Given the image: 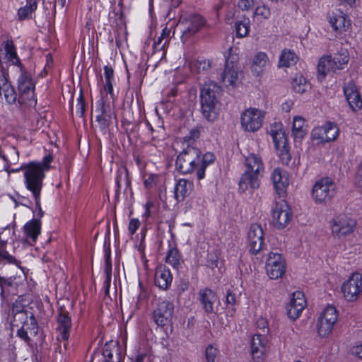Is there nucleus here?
Listing matches in <instances>:
<instances>
[{"mask_svg":"<svg viewBox=\"0 0 362 362\" xmlns=\"http://www.w3.org/2000/svg\"><path fill=\"white\" fill-rule=\"evenodd\" d=\"M52 160L53 156L48 154L41 162H30L21 167V170L23 171L25 187L31 192L37 207H40L45 173L49 170Z\"/></svg>","mask_w":362,"mask_h":362,"instance_id":"1","label":"nucleus"},{"mask_svg":"<svg viewBox=\"0 0 362 362\" xmlns=\"http://www.w3.org/2000/svg\"><path fill=\"white\" fill-rule=\"evenodd\" d=\"M221 88L213 81L206 83L201 89V111L209 122L215 121L218 116Z\"/></svg>","mask_w":362,"mask_h":362,"instance_id":"2","label":"nucleus"},{"mask_svg":"<svg viewBox=\"0 0 362 362\" xmlns=\"http://www.w3.org/2000/svg\"><path fill=\"white\" fill-rule=\"evenodd\" d=\"M246 169L239 181V189L245 192L249 189L254 190L259 188L260 180L264 172L262 158L255 153H250L245 159Z\"/></svg>","mask_w":362,"mask_h":362,"instance_id":"3","label":"nucleus"},{"mask_svg":"<svg viewBox=\"0 0 362 362\" xmlns=\"http://www.w3.org/2000/svg\"><path fill=\"white\" fill-rule=\"evenodd\" d=\"M225 58V67L221 74V79L226 86L235 88L240 83L243 78V72L238 66V48L230 47Z\"/></svg>","mask_w":362,"mask_h":362,"instance_id":"4","label":"nucleus"},{"mask_svg":"<svg viewBox=\"0 0 362 362\" xmlns=\"http://www.w3.org/2000/svg\"><path fill=\"white\" fill-rule=\"evenodd\" d=\"M21 74L18 78V103L26 106H35L37 100L35 95V82L30 74L21 67Z\"/></svg>","mask_w":362,"mask_h":362,"instance_id":"5","label":"nucleus"},{"mask_svg":"<svg viewBox=\"0 0 362 362\" xmlns=\"http://www.w3.org/2000/svg\"><path fill=\"white\" fill-rule=\"evenodd\" d=\"M338 321V311L331 305L326 306L316 320V331L319 337L327 338L333 332Z\"/></svg>","mask_w":362,"mask_h":362,"instance_id":"6","label":"nucleus"},{"mask_svg":"<svg viewBox=\"0 0 362 362\" xmlns=\"http://www.w3.org/2000/svg\"><path fill=\"white\" fill-rule=\"evenodd\" d=\"M201 163V152L197 148L187 146L177 158L176 166L178 170L183 173H191L196 171Z\"/></svg>","mask_w":362,"mask_h":362,"instance_id":"7","label":"nucleus"},{"mask_svg":"<svg viewBox=\"0 0 362 362\" xmlns=\"http://www.w3.org/2000/svg\"><path fill=\"white\" fill-rule=\"evenodd\" d=\"M268 133L272 138L278 156L283 163H288L291 160V156L283 124L279 122L271 124Z\"/></svg>","mask_w":362,"mask_h":362,"instance_id":"8","label":"nucleus"},{"mask_svg":"<svg viewBox=\"0 0 362 362\" xmlns=\"http://www.w3.org/2000/svg\"><path fill=\"white\" fill-rule=\"evenodd\" d=\"M356 221L349 215L341 214L331 222V233L334 238L342 239L351 235L356 228Z\"/></svg>","mask_w":362,"mask_h":362,"instance_id":"9","label":"nucleus"},{"mask_svg":"<svg viewBox=\"0 0 362 362\" xmlns=\"http://www.w3.org/2000/svg\"><path fill=\"white\" fill-rule=\"evenodd\" d=\"M336 185L330 177H323L317 181L312 190V197L317 203H327L335 195Z\"/></svg>","mask_w":362,"mask_h":362,"instance_id":"10","label":"nucleus"},{"mask_svg":"<svg viewBox=\"0 0 362 362\" xmlns=\"http://www.w3.org/2000/svg\"><path fill=\"white\" fill-rule=\"evenodd\" d=\"M264 112L255 107H250L240 115L241 128L247 132H255L262 126Z\"/></svg>","mask_w":362,"mask_h":362,"instance_id":"11","label":"nucleus"},{"mask_svg":"<svg viewBox=\"0 0 362 362\" xmlns=\"http://www.w3.org/2000/svg\"><path fill=\"white\" fill-rule=\"evenodd\" d=\"M265 270L271 279L281 278L286 270L285 259L279 253L269 252L265 261Z\"/></svg>","mask_w":362,"mask_h":362,"instance_id":"12","label":"nucleus"},{"mask_svg":"<svg viewBox=\"0 0 362 362\" xmlns=\"http://www.w3.org/2000/svg\"><path fill=\"white\" fill-rule=\"evenodd\" d=\"M343 296L348 302L358 300L362 293V275L354 273L341 287Z\"/></svg>","mask_w":362,"mask_h":362,"instance_id":"13","label":"nucleus"},{"mask_svg":"<svg viewBox=\"0 0 362 362\" xmlns=\"http://www.w3.org/2000/svg\"><path fill=\"white\" fill-rule=\"evenodd\" d=\"M292 218V212L288 204L281 200L276 202L272 209V222L273 226L278 229L286 228Z\"/></svg>","mask_w":362,"mask_h":362,"instance_id":"14","label":"nucleus"},{"mask_svg":"<svg viewBox=\"0 0 362 362\" xmlns=\"http://www.w3.org/2000/svg\"><path fill=\"white\" fill-rule=\"evenodd\" d=\"M339 133V128L336 124L327 122L322 127L314 128L311 133V137L317 143H325L335 140Z\"/></svg>","mask_w":362,"mask_h":362,"instance_id":"15","label":"nucleus"},{"mask_svg":"<svg viewBox=\"0 0 362 362\" xmlns=\"http://www.w3.org/2000/svg\"><path fill=\"white\" fill-rule=\"evenodd\" d=\"M306 305L307 303L303 293L298 291L293 292L286 306L288 317L293 321L297 320L300 316Z\"/></svg>","mask_w":362,"mask_h":362,"instance_id":"16","label":"nucleus"},{"mask_svg":"<svg viewBox=\"0 0 362 362\" xmlns=\"http://www.w3.org/2000/svg\"><path fill=\"white\" fill-rule=\"evenodd\" d=\"M173 304L168 300H160L153 312V320L158 326L168 324L173 316Z\"/></svg>","mask_w":362,"mask_h":362,"instance_id":"17","label":"nucleus"},{"mask_svg":"<svg viewBox=\"0 0 362 362\" xmlns=\"http://www.w3.org/2000/svg\"><path fill=\"white\" fill-rule=\"evenodd\" d=\"M247 238L250 252L252 254L259 253L264 245V231L262 226L257 223L252 224L248 231Z\"/></svg>","mask_w":362,"mask_h":362,"instance_id":"18","label":"nucleus"},{"mask_svg":"<svg viewBox=\"0 0 362 362\" xmlns=\"http://www.w3.org/2000/svg\"><path fill=\"white\" fill-rule=\"evenodd\" d=\"M328 21L333 30L339 33L347 30L351 25L348 16L340 10L332 11L329 16Z\"/></svg>","mask_w":362,"mask_h":362,"instance_id":"19","label":"nucleus"},{"mask_svg":"<svg viewBox=\"0 0 362 362\" xmlns=\"http://www.w3.org/2000/svg\"><path fill=\"white\" fill-rule=\"evenodd\" d=\"M96 106L95 112L97 115L95 116V122H97V127L103 134H105L111 122V111L105 106L104 102L102 100L97 102Z\"/></svg>","mask_w":362,"mask_h":362,"instance_id":"20","label":"nucleus"},{"mask_svg":"<svg viewBox=\"0 0 362 362\" xmlns=\"http://www.w3.org/2000/svg\"><path fill=\"white\" fill-rule=\"evenodd\" d=\"M271 66L267 54L264 52H257L252 59L250 69L255 76H260Z\"/></svg>","mask_w":362,"mask_h":362,"instance_id":"21","label":"nucleus"},{"mask_svg":"<svg viewBox=\"0 0 362 362\" xmlns=\"http://www.w3.org/2000/svg\"><path fill=\"white\" fill-rule=\"evenodd\" d=\"M344 92L350 107L354 111H357L362 107V100L355 83L352 81L347 83L344 86Z\"/></svg>","mask_w":362,"mask_h":362,"instance_id":"22","label":"nucleus"},{"mask_svg":"<svg viewBox=\"0 0 362 362\" xmlns=\"http://www.w3.org/2000/svg\"><path fill=\"white\" fill-rule=\"evenodd\" d=\"M271 179L276 192L279 195H281L286 192L289 184L286 171L276 168L272 171Z\"/></svg>","mask_w":362,"mask_h":362,"instance_id":"23","label":"nucleus"},{"mask_svg":"<svg viewBox=\"0 0 362 362\" xmlns=\"http://www.w3.org/2000/svg\"><path fill=\"white\" fill-rule=\"evenodd\" d=\"M171 29L165 26L160 35L153 44V54L160 52V58L165 56L167 47L170 40Z\"/></svg>","mask_w":362,"mask_h":362,"instance_id":"24","label":"nucleus"},{"mask_svg":"<svg viewBox=\"0 0 362 362\" xmlns=\"http://www.w3.org/2000/svg\"><path fill=\"white\" fill-rule=\"evenodd\" d=\"M180 23L184 25L183 34L188 37L198 32L204 25L205 21L202 16L194 15Z\"/></svg>","mask_w":362,"mask_h":362,"instance_id":"25","label":"nucleus"},{"mask_svg":"<svg viewBox=\"0 0 362 362\" xmlns=\"http://www.w3.org/2000/svg\"><path fill=\"white\" fill-rule=\"evenodd\" d=\"M266 338L262 334H257L253 336L251 343V353L253 359L257 362L263 360L266 351Z\"/></svg>","mask_w":362,"mask_h":362,"instance_id":"26","label":"nucleus"},{"mask_svg":"<svg viewBox=\"0 0 362 362\" xmlns=\"http://www.w3.org/2000/svg\"><path fill=\"white\" fill-rule=\"evenodd\" d=\"M58 327L57 328L59 335L57 339H60L66 341L69 337V332L71 327V318L68 313L62 310L57 317Z\"/></svg>","mask_w":362,"mask_h":362,"instance_id":"27","label":"nucleus"},{"mask_svg":"<svg viewBox=\"0 0 362 362\" xmlns=\"http://www.w3.org/2000/svg\"><path fill=\"white\" fill-rule=\"evenodd\" d=\"M26 242L33 245L37 239L41 231V222L37 219H33L27 222L23 227Z\"/></svg>","mask_w":362,"mask_h":362,"instance_id":"28","label":"nucleus"},{"mask_svg":"<svg viewBox=\"0 0 362 362\" xmlns=\"http://www.w3.org/2000/svg\"><path fill=\"white\" fill-rule=\"evenodd\" d=\"M173 277L169 269L160 265L157 267L155 274V284L163 290L167 289L171 284Z\"/></svg>","mask_w":362,"mask_h":362,"instance_id":"29","label":"nucleus"},{"mask_svg":"<svg viewBox=\"0 0 362 362\" xmlns=\"http://www.w3.org/2000/svg\"><path fill=\"white\" fill-rule=\"evenodd\" d=\"M103 354L106 362H120L122 354L117 342L110 341L106 343L103 350Z\"/></svg>","mask_w":362,"mask_h":362,"instance_id":"30","label":"nucleus"},{"mask_svg":"<svg viewBox=\"0 0 362 362\" xmlns=\"http://www.w3.org/2000/svg\"><path fill=\"white\" fill-rule=\"evenodd\" d=\"M193 189V184L185 179L179 180L174 188L175 198L177 202L183 201Z\"/></svg>","mask_w":362,"mask_h":362,"instance_id":"31","label":"nucleus"},{"mask_svg":"<svg viewBox=\"0 0 362 362\" xmlns=\"http://www.w3.org/2000/svg\"><path fill=\"white\" fill-rule=\"evenodd\" d=\"M291 132L294 139H303L308 132V125L305 119L300 116H295L293 118Z\"/></svg>","mask_w":362,"mask_h":362,"instance_id":"32","label":"nucleus"},{"mask_svg":"<svg viewBox=\"0 0 362 362\" xmlns=\"http://www.w3.org/2000/svg\"><path fill=\"white\" fill-rule=\"evenodd\" d=\"M199 298L205 312L211 313L214 312V304L217 300V297L211 290L205 288L199 291Z\"/></svg>","mask_w":362,"mask_h":362,"instance_id":"33","label":"nucleus"},{"mask_svg":"<svg viewBox=\"0 0 362 362\" xmlns=\"http://www.w3.org/2000/svg\"><path fill=\"white\" fill-rule=\"evenodd\" d=\"M317 69V78L320 81L323 80L329 73L337 71L336 68H334V64L332 62V58L330 56H324L321 57L319 59Z\"/></svg>","mask_w":362,"mask_h":362,"instance_id":"34","label":"nucleus"},{"mask_svg":"<svg viewBox=\"0 0 362 362\" xmlns=\"http://www.w3.org/2000/svg\"><path fill=\"white\" fill-rule=\"evenodd\" d=\"M298 60V57L293 50L285 48L280 54L278 66L288 68L296 64Z\"/></svg>","mask_w":362,"mask_h":362,"instance_id":"35","label":"nucleus"},{"mask_svg":"<svg viewBox=\"0 0 362 362\" xmlns=\"http://www.w3.org/2000/svg\"><path fill=\"white\" fill-rule=\"evenodd\" d=\"M3 46L8 60L11 62L13 64L21 67V63L20 62L19 58L17 56L16 47L13 45V41L11 40H8L4 42Z\"/></svg>","mask_w":362,"mask_h":362,"instance_id":"36","label":"nucleus"},{"mask_svg":"<svg viewBox=\"0 0 362 362\" xmlns=\"http://www.w3.org/2000/svg\"><path fill=\"white\" fill-rule=\"evenodd\" d=\"M214 156L211 153H206L203 156L201 155V163L197 170V178L198 180H202L205 176L206 168L211 164L214 161Z\"/></svg>","mask_w":362,"mask_h":362,"instance_id":"37","label":"nucleus"},{"mask_svg":"<svg viewBox=\"0 0 362 362\" xmlns=\"http://www.w3.org/2000/svg\"><path fill=\"white\" fill-rule=\"evenodd\" d=\"M349 60V53L347 49H341V50L337 53L333 59H332V62L334 65V68L337 70L342 69L344 68V66L347 64Z\"/></svg>","mask_w":362,"mask_h":362,"instance_id":"38","label":"nucleus"},{"mask_svg":"<svg viewBox=\"0 0 362 362\" xmlns=\"http://www.w3.org/2000/svg\"><path fill=\"white\" fill-rule=\"evenodd\" d=\"M292 88L298 93H303L310 88V84L300 74L296 75L291 82Z\"/></svg>","mask_w":362,"mask_h":362,"instance_id":"39","label":"nucleus"},{"mask_svg":"<svg viewBox=\"0 0 362 362\" xmlns=\"http://www.w3.org/2000/svg\"><path fill=\"white\" fill-rule=\"evenodd\" d=\"M235 29L238 37H246L250 31V19L243 16L241 19L236 21Z\"/></svg>","mask_w":362,"mask_h":362,"instance_id":"40","label":"nucleus"},{"mask_svg":"<svg viewBox=\"0 0 362 362\" xmlns=\"http://www.w3.org/2000/svg\"><path fill=\"white\" fill-rule=\"evenodd\" d=\"M4 96L8 104H13L18 101V97L14 88L8 82L1 88L0 97Z\"/></svg>","mask_w":362,"mask_h":362,"instance_id":"41","label":"nucleus"},{"mask_svg":"<svg viewBox=\"0 0 362 362\" xmlns=\"http://www.w3.org/2000/svg\"><path fill=\"white\" fill-rule=\"evenodd\" d=\"M37 8V2L35 0H27L25 6L21 7L18 11V15L20 19H25L28 16Z\"/></svg>","mask_w":362,"mask_h":362,"instance_id":"42","label":"nucleus"},{"mask_svg":"<svg viewBox=\"0 0 362 362\" xmlns=\"http://www.w3.org/2000/svg\"><path fill=\"white\" fill-rule=\"evenodd\" d=\"M165 261L172 267H177L181 262V257L178 250L175 248H170L168 251Z\"/></svg>","mask_w":362,"mask_h":362,"instance_id":"43","label":"nucleus"},{"mask_svg":"<svg viewBox=\"0 0 362 362\" xmlns=\"http://www.w3.org/2000/svg\"><path fill=\"white\" fill-rule=\"evenodd\" d=\"M105 273L106 276V279L105 281V286L107 289L110 287L111 276H112V262L110 257V251H106L105 254Z\"/></svg>","mask_w":362,"mask_h":362,"instance_id":"44","label":"nucleus"},{"mask_svg":"<svg viewBox=\"0 0 362 362\" xmlns=\"http://www.w3.org/2000/svg\"><path fill=\"white\" fill-rule=\"evenodd\" d=\"M25 329L30 333V335L35 337L38 332V326L37 321L34 316L32 315L23 324Z\"/></svg>","mask_w":362,"mask_h":362,"instance_id":"45","label":"nucleus"},{"mask_svg":"<svg viewBox=\"0 0 362 362\" xmlns=\"http://www.w3.org/2000/svg\"><path fill=\"white\" fill-rule=\"evenodd\" d=\"M271 12L269 7L264 4L257 6L254 12V18L258 21H263L268 19L270 16Z\"/></svg>","mask_w":362,"mask_h":362,"instance_id":"46","label":"nucleus"},{"mask_svg":"<svg viewBox=\"0 0 362 362\" xmlns=\"http://www.w3.org/2000/svg\"><path fill=\"white\" fill-rule=\"evenodd\" d=\"M218 354V350L216 348L209 346L206 349V358L207 362H216Z\"/></svg>","mask_w":362,"mask_h":362,"instance_id":"47","label":"nucleus"},{"mask_svg":"<svg viewBox=\"0 0 362 362\" xmlns=\"http://www.w3.org/2000/svg\"><path fill=\"white\" fill-rule=\"evenodd\" d=\"M158 182V176L151 174L144 180V186L146 189H151L156 185Z\"/></svg>","mask_w":362,"mask_h":362,"instance_id":"48","label":"nucleus"},{"mask_svg":"<svg viewBox=\"0 0 362 362\" xmlns=\"http://www.w3.org/2000/svg\"><path fill=\"white\" fill-rule=\"evenodd\" d=\"M354 185L362 189V160L358 165L355 177H354Z\"/></svg>","mask_w":362,"mask_h":362,"instance_id":"49","label":"nucleus"},{"mask_svg":"<svg viewBox=\"0 0 362 362\" xmlns=\"http://www.w3.org/2000/svg\"><path fill=\"white\" fill-rule=\"evenodd\" d=\"M254 4V0H238L237 5L243 11H249Z\"/></svg>","mask_w":362,"mask_h":362,"instance_id":"50","label":"nucleus"},{"mask_svg":"<svg viewBox=\"0 0 362 362\" xmlns=\"http://www.w3.org/2000/svg\"><path fill=\"white\" fill-rule=\"evenodd\" d=\"M140 226V221L137 218H132L130 220L129 226H128V230L130 233V235H133L135 233V232L138 230V228Z\"/></svg>","mask_w":362,"mask_h":362,"instance_id":"51","label":"nucleus"},{"mask_svg":"<svg viewBox=\"0 0 362 362\" xmlns=\"http://www.w3.org/2000/svg\"><path fill=\"white\" fill-rule=\"evenodd\" d=\"M76 107H77V110H76L77 115L79 117H82L83 115L84 112H85L86 105H85V103L83 101V97H82L81 95L77 99Z\"/></svg>","mask_w":362,"mask_h":362,"instance_id":"52","label":"nucleus"},{"mask_svg":"<svg viewBox=\"0 0 362 362\" xmlns=\"http://www.w3.org/2000/svg\"><path fill=\"white\" fill-rule=\"evenodd\" d=\"M351 354L359 358H362V343L356 344L351 349Z\"/></svg>","mask_w":362,"mask_h":362,"instance_id":"53","label":"nucleus"},{"mask_svg":"<svg viewBox=\"0 0 362 362\" xmlns=\"http://www.w3.org/2000/svg\"><path fill=\"white\" fill-rule=\"evenodd\" d=\"M104 75H105V82L113 81L114 71L111 67H110L108 66H105L104 67Z\"/></svg>","mask_w":362,"mask_h":362,"instance_id":"54","label":"nucleus"},{"mask_svg":"<svg viewBox=\"0 0 362 362\" xmlns=\"http://www.w3.org/2000/svg\"><path fill=\"white\" fill-rule=\"evenodd\" d=\"M195 65L197 66V71L199 72L201 71L208 69L210 66V62L207 60L204 59L197 61Z\"/></svg>","mask_w":362,"mask_h":362,"instance_id":"55","label":"nucleus"},{"mask_svg":"<svg viewBox=\"0 0 362 362\" xmlns=\"http://www.w3.org/2000/svg\"><path fill=\"white\" fill-rule=\"evenodd\" d=\"M218 259L216 255H210L207 260V267L214 270L215 268L218 267Z\"/></svg>","mask_w":362,"mask_h":362,"instance_id":"56","label":"nucleus"},{"mask_svg":"<svg viewBox=\"0 0 362 362\" xmlns=\"http://www.w3.org/2000/svg\"><path fill=\"white\" fill-rule=\"evenodd\" d=\"M17 334L19 337L24 339L25 341H28L30 339V337H31L30 335V333L27 331V329H25L23 325H22L21 328L18 331Z\"/></svg>","mask_w":362,"mask_h":362,"instance_id":"57","label":"nucleus"},{"mask_svg":"<svg viewBox=\"0 0 362 362\" xmlns=\"http://www.w3.org/2000/svg\"><path fill=\"white\" fill-rule=\"evenodd\" d=\"M104 91L106 92L107 94H110L111 98H113V88H112V81L105 82L104 85Z\"/></svg>","mask_w":362,"mask_h":362,"instance_id":"58","label":"nucleus"},{"mask_svg":"<svg viewBox=\"0 0 362 362\" xmlns=\"http://www.w3.org/2000/svg\"><path fill=\"white\" fill-rule=\"evenodd\" d=\"M293 103L291 100H288L282 103L281 109L286 112H289L293 107Z\"/></svg>","mask_w":362,"mask_h":362,"instance_id":"59","label":"nucleus"},{"mask_svg":"<svg viewBox=\"0 0 362 362\" xmlns=\"http://www.w3.org/2000/svg\"><path fill=\"white\" fill-rule=\"evenodd\" d=\"M226 298V303L228 304L233 305L236 303L235 295L230 291H228Z\"/></svg>","mask_w":362,"mask_h":362,"instance_id":"60","label":"nucleus"},{"mask_svg":"<svg viewBox=\"0 0 362 362\" xmlns=\"http://www.w3.org/2000/svg\"><path fill=\"white\" fill-rule=\"evenodd\" d=\"M170 8H175L178 7L182 1L181 0H163Z\"/></svg>","mask_w":362,"mask_h":362,"instance_id":"61","label":"nucleus"},{"mask_svg":"<svg viewBox=\"0 0 362 362\" xmlns=\"http://www.w3.org/2000/svg\"><path fill=\"white\" fill-rule=\"evenodd\" d=\"M146 298V294L145 292L141 291L139 294L137 296V301L136 303V306L138 308L140 304L144 301Z\"/></svg>","mask_w":362,"mask_h":362,"instance_id":"62","label":"nucleus"},{"mask_svg":"<svg viewBox=\"0 0 362 362\" xmlns=\"http://www.w3.org/2000/svg\"><path fill=\"white\" fill-rule=\"evenodd\" d=\"M146 353H141L137 354L134 358H132V362H144L145 358H146Z\"/></svg>","mask_w":362,"mask_h":362,"instance_id":"63","label":"nucleus"},{"mask_svg":"<svg viewBox=\"0 0 362 362\" xmlns=\"http://www.w3.org/2000/svg\"><path fill=\"white\" fill-rule=\"evenodd\" d=\"M223 6V0H220V1L218 3H217L216 4H215L213 8L217 16L219 15V11L222 9Z\"/></svg>","mask_w":362,"mask_h":362,"instance_id":"64","label":"nucleus"}]
</instances>
